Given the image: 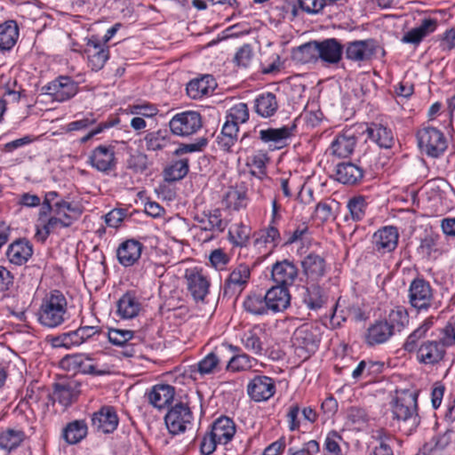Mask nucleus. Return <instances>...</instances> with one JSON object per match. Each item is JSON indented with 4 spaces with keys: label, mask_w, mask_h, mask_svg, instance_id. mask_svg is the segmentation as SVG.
Here are the masks:
<instances>
[{
    "label": "nucleus",
    "mask_w": 455,
    "mask_h": 455,
    "mask_svg": "<svg viewBox=\"0 0 455 455\" xmlns=\"http://www.w3.org/2000/svg\"><path fill=\"white\" fill-rule=\"evenodd\" d=\"M324 5V0H295L291 13L296 17L299 13V10H301L308 14H315L322 11Z\"/></svg>",
    "instance_id": "nucleus-55"
},
{
    "label": "nucleus",
    "mask_w": 455,
    "mask_h": 455,
    "mask_svg": "<svg viewBox=\"0 0 455 455\" xmlns=\"http://www.w3.org/2000/svg\"><path fill=\"white\" fill-rule=\"evenodd\" d=\"M341 443L345 442L337 431L329 432L323 443V455H344Z\"/></svg>",
    "instance_id": "nucleus-54"
},
{
    "label": "nucleus",
    "mask_w": 455,
    "mask_h": 455,
    "mask_svg": "<svg viewBox=\"0 0 455 455\" xmlns=\"http://www.w3.org/2000/svg\"><path fill=\"white\" fill-rule=\"evenodd\" d=\"M227 119L237 124L245 123L249 119L247 105L240 102L233 106L227 115Z\"/></svg>",
    "instance_id": "nucleus-56"
},
{
    "label": "nucleus",
    "mask_w": 455,
    "mask_h": 455,
    "mask_svg": "<svg viewBox=\"0 0 455 455\" xmlns=\"http://www.w3.org/2000/svg\"><path fill=\"white\" fill-rule=\"evenodd\" d=\"M209 260L211 265L216 269H223L228 265L230 259L222 249H216L211 252Z\"/></svg>",
    "instance_id": "nucleus-64"
},
{
    "label": "nucleus",
    "mask_w": 455,
    "mask_h": 455,
    "mask_svg": "<svg viewBox=\"0 0 455 455\" xmlns=\"http://www.w3.org/2000/svg\"><path fill=\"white\" fill-rule=\"evenodd\" d=\"M194 416L188 403L179 402L169 408L164 416L166 427L170 434L175 435L184 433L192 424Z\"/></svg>",
    "instance_id": "nucleus-7"
},
{
    "label": "nucleus",
    "mask_w": 455,
    "mask_h": 455,
    "mask_svg": "<svg viewBox=\"0 0 455 455\" xmlns=\"http://www.w3.org/2000/svg\"><path fill=\"white\" fill-rule=\"evenodd\" d=\"M33 255V245L26 238H20L12 242L7 248L6 257L8 260L16 266H21L28 262Z\"/></svg>",
    "instance_id": "nucleus-30"
},
{
    "label": "nucleus",
    "mask_w": 455,
    "mask_h": 455,
    "mask_svg": "<svg viewBox=\"0 0 455 455\" xmlns=\"http://www.w3.org/2000/svg\"><path fill=\"white\" fill-rule=\"evenodd\" d=\"M39 323L47 328H57L68 319V301L59 290L46 293L37 311Z\"/></svg>",
    "instance_id": "nucleus-2"
},
{
    "label": "nucleus",
    "mask_w": 455,
    "mask_h": 455,
    "mask_svg": "<svg viewBox=\"0 0 455 455\" xmlns=\"http://www.w3.org/2000/svg\"><path fill=\"white\" fill-rule=\"evenodd\" d=\"M247 187L243 182L228 187L222 197V204L228 210L240 211L248 204Z\"/></svg>",
    "instance_id": "nucleus-28"
},
{
    "label": "nucleus",
    "mask_w": 455,
    "mask_h": 455,
    "mask_svg": "<svg viewBox=\"0 0 455 455\" xmlns=\"http://www.w3.org/2000/svg\"><path fill=\"white\" fill-rule=\"evenodd\" d=\"M84 54L87 58V63L92 71L102 69L109 59V49L108 45L95 36L88 38L84 47Z\"/></svg>",
    "instance_id": "nucleus-12"
},
{
    "label": "nucleus",
    "mask_w": 455,
    "mask_h": 455,
    "mask_svg": "<svg viewBox=\"0 0 455 455\" xmlns=\"http://www.w3.org/2000/svg\"><path fill=\"white\" fill-rule=\"evenodd\" d=\"M45 94L59 102L73 98L78 92L77 83L69 76H59L43 87Z\"/></svg>",
    "instance_id": "nucleus-14"
},
{
    "label": "nucleus",
    "mask_w": 455,
    "mask_h": 455,
    "mask_svg": "<svg viewBox=\"0 0 455 455\" xmlns=\"http://www.w3.org/2000/svg\"><path fill=\"white\" fill-rule=\"evenodd\" d=\"M257 360L251 357L247 354L233 355L228 360L226 365L228 371L238 372L246 371L252 368L253 363Z\"/></svg>",
    "instance_id": "nucleus-53"
},
{
    "label": "nucleus",
    "mask_w": 455,
    "mask_h": 455,
    "mask_svg": "<svg viewBox=\"0 0 455 455\" xmlns=\"http://www.w3.org/2000/svg\"><path fill=\"white\" fill-rule=\"evenodd\" d=\"M356 142V133L353 128H349L336 136L331 142V150L333 155L346 158L353 153Z\"/></svg>",
    "instance_id": "nucleus-26"
},
{
    "label": "nucleus",
    "mask_w": 455,
    "mask_h": 455,
    "mask_svg": "<svg viewBox=\"0 0 455 455\" xmlns=\"http://www.w3.org/2000/svg\"><path fill=\"white\" fill-rule=\"evenodd\" d=\"M164 132L162 131L153 132L147 134L145 137V142L148 149L149 150H159L164 148L168 140H166Z\"/></svg>",
    "instance_id": "nucleus-58"
},
{
    "label": "nucleus",
    "mask_w": 455,
    "mask_h": 455,
    "mask_svg": "<svg viewBox=\"0 0 455 455\" xmlns=\"http://www.w3.org/2000/svg\"><path fill=\"white\" fill-rule=\"evenodd\" d=\"M54 213L60 219L70 218L71 226L74 221L80 218L82 210L79 206L61 199L54 204Z\"/></svg>",
    "instance_id": "nucleus-52"
},
{
    "label": "nucleus",
    "mask_w": 455,
    "mask_h": 455,
    "mask_svg": "<svg viewBox=\"0 0 455 455\" xmlns=\"http://www.w3.org/2000/svg\"><path fill=\"white\" fill-rule=\"evenodd\" d=\"M443 341L449 347L455 346V315L451 316L445 326L440 329Z\"/></svg>",
    "instance_id": "nucleus-63"
},
{
    "label": "nucleus",
    "mask_w": 455,
    "mask_h": 455,
    "mask_svg": "<svg viewBox=\"0 0 455 455\" xmlns=\"http://www.w3.org/2000/svg\"><path fill=\"white\" fill-rule=\"evenodd\" d=\"M243 306L247 313L253 315H266L269 314L265 295L251 293L246 296Z\"/></svg>",
    "instance_id": "nucleus-48"
},
{
    "label": "nucleus",
    "mask_w": 455,
    "mask_h": 455,
    "mask_svg": "<svg viewBox=\"0 0 455 455\" xmlns=\"http://www.w3.org/2000/svg\"><path fill=\"white\" fill-rule=\"evenodd\" d=\"M175 387L169 384L154 385L145 394L148 403L158 411L170 407L174 400Z\"/></svg>",
    "instance_id": "nucleus-18"
},
{
    "label": "nucleus",
    "mask_w": 455,
    "mask_h": 455,
    "mask_svg": "<svg viewBox=\"0 0 455 455\" xmlns=\"http://www.w3.org/2000/svg\"><path fill=\"white\" fill-rule=\"evenodd\" d=\"M276 391L274 379L266 375H257L247 385V395L257 403L266 402L274 396Z\"/></svg>",
    "instance_id": "nucleus-13"
},
{
    "label": "nucleus",
    "mask_w": 455,
    "mask_h": 455,
    "mask_svg": "<svg viewBox=\"0 0 455 455\" xmlns=\"http://www.w3.org/2000/svg\"><path fill=\"white\" fill-rule=\"evenodd\" d=\"M418 397L419 390L403 389L391 402L392 418L406 435L414 432L420 423Z\"/></svg>",
    "instance_id": "nucleus-1"
},
{
    "label": "nucleus",
    "mask_w": 455,
    "mask_h": 455,
    "mask_svg": "<svg viewBox=\"0 0 455 455\" xmlns=\"http://www.w3.org/2000/svg\"><path fill=\"white\" fill-rule=\"evenodd\" d=\"M269 313L276 314L287 309L291 305V294L285 286L275 285L265 294Z\"/></svg>",
    "instance_id": "nucleus-24"
},
{
    "label": "nucleus",
    "mask_w": 455,
    "mask_h": 455,
    "mask_svg": "<svg viewBox=\"0 0 455 455\" xmlns=\"http://www.w3.org/2000/svg\"><path fill=\"white\" fill-rule=\"evenodd\" d=\"M303 274L314 281L322 278L326 272L325 259L315 253L310 252L301 261Z\"/></svg>",
    "instance_id": "nucleus-33"
},
{
    "label": "nucleus",
    "mask_w": 455,
    "mask_h": 455,
    "mask_svg": "<svg viewBox=\"0 0 455 455\" xmlns=\"http://www.w3.org/2000/svg\"><path fill=\"white\" fill-rule=\"evenodd\" d=\"M251 277V269L246 264L235 267L225 281L223 296L237 298L246 288Z\"/></svg>",
    "instance_id": "nucleus-11"
},
{
    "label": "nucleus",
    "mask_w": 455,
    "mask_h": 455,
    "mask_svg": "<svg viewBox=\"0 0 455 455\" xmlns=\"http://www.w3.org/2000/svg\"><path fill=\"white\" fill-rule=\"evenodd\" d=\"M26 434L21 429L5 428L0 432V450L11 453L25 441Z\"/></svg>",
    "instance_id": "nucleus-39"
},
{
    "label": "nucleus",
    "mask_w": 455,
    "mask_h": 455,
    "mask_svg": "<svg viewBox=\"0 0 455 455\" xmlns=\"http://www.w3.org/2000/svg\"><path fill=\"white\" fill-rule=\"evenodd\" d=\"M395 333L383 319L376 320L370 324L364 335V342L369 347H375L387 342Z\"/></svg>",
    "instance_id": "nucleus-29"
},
{
    "label": "nucleus",
    "mask_w": 455,
    "mask_h": 455,
    "mask_svg": "<svg viewBox=\"0 0 455 455\" xmlns=\"http://www.w3.org/2000/svg\"><path fill=\"white\" fill-rule=\"evenodd\" d=\"M244 347L255 355H261L263 351V344L259 337L252 331L244 333L243 338Z\"/></svg>",
    "instance_id": "nucleus-57"
},
{
    "label": "nucleus",
    "mask_w": 455,
    "mask_h": 455,
    "mask_svg": "<svg viewBox=\"0 0 455 455\" xmlns=\"http://www.w3.org/2000/svg\"><path fill=\"white\" fill-rule=\"evenodd\" d=\"M399 231L395 226H385L375 231L371 236L372 251L378 256L393 252L398 245Z\"/></svg>",
    "instance_id": "nucleus-9"
},
{
    "label": "nucleus",
    "mask_w": 455,
    "mask_h": 455,
    "mask_svg": "<svg viewBox=\"0 0 455 455\" xmlns=\"http://www.w3.org/2000/svg\"><path fill=\"white\" fill-rule=\"evenodd\" d=\"M437 28V20L435 19H424L419 27L406 32L401 42L418 46L425 37L434 33Z\"/></svg>",
    "instance_id": "nucleus-32"
},
{
    "label": "nucleus",
    "mask_w": 455,
    "mask_h": 455,
    "mask_svg": "<svg viewBox=\"0 0 455 455\" xmlns=\"http://www.w3.org/2000/svg\"><path fill=\"white\" fill-rule=\"evenodd\" d=\"M418 147L421 153L437 158L443 155L448 148L444 133L432 126H423L416 132Z\"/></svg>",
    "instance_id": "nucleus-5"
},
{
    "label": "nucleus",
    "mask_w": 455,
    "mask_h": 455,
    "mask_svg": "<svg viewBox=\"0 0 455 455\" xmlns=\"http://www.w3.org/2000/svg\"><path fill=\"white\" fill-rule=\"evenodd\" d=\"M279 108L276 96L273 92H265L254 100V110L263 118L273 116Z\"/></svg>",
    "instance_id": "nucleus-38"
},
{
    "label": "nucleus",
    "mask_w": 455,
    "mask_h": 455,
    "mask_svg": "<svg viewBox=\"0 0 455 455\" xmlns=\"http://www.w3.org/2000/svg\"><path fill=\"white\" fill-rule=\"evenodd\" d=\"M92 427L104 434L113 433L118 426V417L112 406H103L92 417Z\"/></svg>",
    "instance_id": "nucleus-25"
},
{
    "label": "nucleus",
    "mask_w": 455,
    "mask_h": 455,
    "mask_svg": "<svg viewBox=\"0 0 455 455\" xmlns=\"http://www.w3.org/2000/svg\"><path fill=\"white\" fill-rule=\"evenodd\" d=\"M319 60L328 65H336L342 60L345 46L337 38L317 41Z\"/></svg>",
    "instance_id": "nucleus-21"
},
{
    "label": "nucleus",
    "mask_w": 455,
    "mask_h": 455,
    "mask_svg": "<svg viewBox=\"0 0 455 455\" xmlns=\"http://www.w3.org/2000/svg\"><path fill=\"white\" fill-rule=\"evenodd\" d=\"M384 363L379 361L362 360L352 372V377L358 379L362 377L375 379L382 372Z\"/></svg>",
    "instance_id": "nucleus-44"
},
{
    "label": "nucleus",
    "mask_w": 455,
    "mask_h": 455,
    "mask_svg": "<svg viewBox=\"0 0 455 455\" xmlns=\"http://www.w3.org/2000/svg\"><path fill=\"white\" fill-rule=\"evenodd\" d=\"M367 208L368 203L363 196H355L350 197L347 203L348 214L345 216V221H362L366 216Z\"/></svg>",
    "instance_id": "nucleus-41"
},
{
    "label": "nucleus",
    "mask_w": 455,
    "mask_h": 455,
    "mask_svg": "<svg viewBox=\"0 0 455 455\" xmlns=\"http://www.w3.org/2000/svg\"><path fill=\"white\" fill-rule=\"evenodd\" d=\"M134 334L131 330L109 328L107 337L112 345L124 348L122 354L125 357H133L137 353L136 344L132 342Z\"/></svg>",
    "instance_id": "nucleus-22"
},
{
    "label": "nucleus",
    "mask_w": 455,
    "mask_h": 455,
    "mask_svg": "<svg viewBox=\"0 0 455 455\" xmlns=\"http://www.w3.org/2000/svg\"><path fill=\"white\" fill-rule=\"evenodd\" d=\"M128 109L132 115L141 116L143 117H153L158 113L156 106L148 102L130 105Z\"/></svg>",
    "instance_id": "nucleus-59"
},
{
    "label": "nucleus",
    "mask_w": 455,
    "mask_h": 455,
    "mask_svg": "<svg viewBox=\"0 0 455 455\" xmlns=\"http://www.w3.org/2000/svg\"><path fill=\"white\" fill-rule=\"evenodd\" d=\"M90 163L98 171L112 170L116 164L115 148L103 145L95 148L90 156Z\"/></svg>",
    "instance_id": "nucleus-31"
},
{
    "label": "nucleus",
    "mask_w": 455,
    "mask_h": 455,
    "mask_svg": "<svg viewBox=\"0 0 455 455\" xmlns=\"http://www.w3.org/2000/svg\"><path fill=\"white\" fill-rule=\"evenodd\" d=\"M60 219L58 216L51 217L47 220L44 219L43 223V231L37 230L36 237L41 242H44L51 233L59 228L70 227V218Z\"/></svg>",
    "instance_id": "nucleus-51"
},
{
    "label": "nucleus",
    "mask_w": 455,
    "mask_h": 455,
    "mask_svg": "<svg viewBox=\"0 0 455 455\" xmlns=\"http://www.w3.org/2000/svg\"><path fill=\"white\" fill-rule=\"evenodd\" d=\"M20 36L18 23L13 20L0 24V51L9 52L17 44Z\"/></svg>",
    "instance_id": "nucleus-36"
},
{
    "label": "nucleus",
    "mask_w": 455,
    "mask_h": 455,
    "mask_svg": "<svg viewBox=\"0 0 455 455\" xmlns=\"http://www.w3.org/2000/svg\"><path fill=\"white\" fill-rule=\"evenodd\" d=\"M321 339V328L318 325L304 323L294 331L291 344L297 355L306 360L317 351Z\"/></svg>",
    "instance_id": "nucleus-3"
},
{
    "label": "nucleus",
    "mask_w": 455,
    "mask_h": 455,
    "mask_svg": "<svg viewBox=\"0 0 455 455\" xmlns=\"http://www.w3.org/2000/svg\"><path fill=\"white\" fill-rule=\"evenodd\" d=\"M211 432L217 437L220 444H227L232 441L235 432V424L232 419L220 416L212 425Z\"/></svg>",
    "instance_id": "nucleus-35"
},
{
    "label": "nucleus",
    "mask_w": 455,
    "mask_h": 455,
    "mask_svg": "<svg viewBox=\"0 0 455 455\" xmlns=\"http://www.w3.org/2000/svg\"><path fill=\"white\" fill-rule=\"evenodd\" d=\"M188 291L196 301H204L210 289V281L202 270L190 269L186 271Z\"/></svg>",
    "instance_id": "nucleus-20"
},
{
    "label": "nucleus",
    "mask_w": 455,
    "mask_h": 455,
    "mask_svg": "<svg viewBox=\"0 0 455 455\" xmlns=\"http://www.w3.org/2000/svg\"><path fill=\"white\" fill-rule=\"evenodd\" d=\"M295 129V124L280 128L261 129L259 132V138L270 148L280 149L287 145V140L293 135Z\"/></svg>",
    "instance_id": "nucleus-17"
},
{
    "label": "nucleus",
    "mask_w": 455,
    "mask_h": 455,
    "mask_svg": "<svg viewBox=\"0 0 455 455\" xmlns=\"http://www.w3.org/2000/svg\"><path fill=\"white\" fill-rule=\"evenodd\" d=\"M447 347L443 341V335L439 340L423 341L417 351V359L420 363L437 364L443 360Z\"/></svg>",
    "instance_id": "nucleus-16"
},
{
    "label": "nucleus",
    "mask_w": 455,
    "mask_h": 455,
    "mask_svg": "<svg viewBox=\"0 0 455 455\" xmlns=\"http://www.w3.org/2000/svg\"><path fill=\"white\" fill-rule=\"evenodd\" d=\"M327 296L323 290L317 284H311L306 288L303 294V303L311 310H318L327 301Z\"/></svg>",
    "instance_id": "nucleus-42"
},
{
    "label": "nucleus",
    "mask_w": 455,
    "mask_h": 455,
    "mask_svg": "<svg viewBox=\"0 0 455 455\" xmlns=\"http://www.w3.org/2000/svg\"><path fill=\"white\" fill-rule=\"evenodd\" d=\"M317 41H310L306 43L293 51V59L300 63L316 62L318 57Z\"/></svg>",
    "instance_id": "nucleus-47"
},
{
    "label": "nucleus",
    "mask_w": 455,
    "mask_h": 455,
    "mask_svg": "<svg viewBox=\"0 0 455 455\" xmlns=\"http://www.w3.org/2000/svg\"><path fill=\"white\" fill-rule=\"evenodd\" d=\"M217 84L211 75H204L191 80L187 84V94L193 100H199L213 92Z\"/></svg>",
    "instance_id": "nucleus-34"
},
{
    "label": "nucleus",
    "mask_w": 455,
    "mask_h": 455,
    "mask_svg": "<svg viewBox=\"0 0 455 455\" xmlns=\"http://www.w3.org/2000/svg\"><path fill=\"white\" fill-rule=\"evenodd\" d=\"M365 132L367 137L380 148H390L394 144L392 131L380 124H370Z\"/></svg>",
    "instance_id": "nucleus-37"
},
{
    "label": "nucleus",
    "mask_w": 455,
    "mask_h": 455,
    "mask_svg": "<svg viewBox=\"0 0 455 455\" xmlns=\"http://www.w3.org/2000/svg\"><path fill=\"white\" fill-rule=\"evenodd\" d=\"M80 387L81 384L75 379L60 380L53 384L50 398L53 403L58 402L63 407H68L77 399Z\"/></svg>",
    "instance_id": "nucleus-15"
},
{
    "label": "nucleus",
    "mask_w": 455,
    "mask_h": 455,
    "mask_svg": "<svg viewBox=\"0 0 455 455\" xmlns=\"http://www.w3.org/2000/svg\"><path fill=\"white\" fill-rule=\"evenodd\" d=\"M202 116L196 111H185L176 114L169 123L172 132L181 137L196 133L202 128Z\"/></svg>",
    "instance_id": "nucleus-10"
},
{
    "label": "nucleus",
    "mask_w": 455,
    "mask_h": 455,
    "mask_svg": "<svg viewBox=\"0 0 455 455\" xmlns=\"http://www.w3.org/2000/svg\"><path fill=\"white\" fill-rule=\"evenodd\" d=\"M452 430H446L442 435H436L426 443L416 455H432L433 452L445 449L451 441Z\"/></svg>",
    "instance_id": "nucleus-46"
},
{
    "label": "nucleus",
    "mask_w": 455,
    "mask_h": 455,
    "mask_svg": "<svg viewBox=\"0 0 455 455\" xmlns=\"http://www.w3.org/2000/svg\"><path fill=\"white\" fill-rule=\"evenodd\" d=\"M408 299L410 305L418 311L427 310L434 300L430 283L423 277L414 278L409 286Z\"/></svg>",
    "instance_id": "nucleus-8"
},
{
    "label": "nucleus",
    "mask_w": 455,
    "mask_h": 455,
    "mask_svg": "<svg viewBox=\"0 0 455 455\" xmlns=\"http://www.w3.org/2000/svg\"><path fill=\"white\" fill-rule=\"evenodd\" d=\"M87 435V425L84 420H74L63 429L62 436L68 444L81 442Z\"/></svg>",
    "instance_id": "nucleus-45"
},
{
    "label": "nucleus",
    "mask_w": 455,
    "mask_h": 455,
    "mask_svg": "<svg viewBox=\"0 0 455 455\" xmlns=\"http://www.w3.org/2000/svg\"><path fill=\"white\" fill-rule=\"evenodd\" d=\"M91 361L90 357L84 356L82 354L68 355L60 360V365L68 371L81 372L93 376L104 374V371H98L95 365L90 363Z\"/></svg>",
    "instance_id": "nucleus-19"
},
{
    "label": "nucleus",
    "mask_w": 455,
    "mask_h": 455,
    "mask_svg": "<svg viewBox=\"0 0 455 455\" xmlns=\"http://www.w3.org/2000/svg\"><path fill=\"white\" fill-rule=\"evenodd\" d=\"M344 46L346 58L355 63L370 62L379 56L384 58L387 54L380 43L372 37L350 41Z\"/></svg>",
    "instance_id": "nucleus-4"
},
{
    "label": "nucleus",
    "mask_w": 455,
    "mask_h": 455,
    "mask_svg": "<svg viewBox=\"0 0 455 455\" xmlns=\"http://www.w3.org/2000/svg\"><path fill=\"white\" fill-rule=\"evenodd\" d=\"M205 213L210 226H212L211 228V235L205 234L204 238V242H209L221 234L227 228L228 223L222 218L221 211L220 209L207 211Z\"/></svg>",
    "instance_id": "nucleus-50"
},
{
    "label": "nucleus",
    "mask_w": 455,
    "mask_h": 455,
    "mask_svg": "<svg viewBox=\"0 0 455 455\" xmlns=\"http://www.w3.org/2000/svg\"><path fill=\"white\" fill-rule=\"evenodd\" d=\"M320 452V444L315 440H310L303 443L300 449L291 447L286 455H315Z\"/></svg>",
    "instance_id": "nucleus-61"
},
{
    "label": "nucleus",
    "mask_w": 455,
    "mask_h": 455,
    "mask_svg": "<svg viewBox=\"0 0 455 455\" xmlns=\"http://www.w3.org/2000/svg\"><path fill=\"white\" fill-rule=\"evenodd\" d=\"M47 340L52 347L56 348L64 347L70 349L82 345L77 329L56 336H48Z\"/></svg>",
    "instance_id": "nucleus-49"
},
{
    "label": "nucleus",
    "mask_w": 455,
    "mask_h": 455,
    "mask_svg": "<svg viewBox=\"0 0 455 455\" xmlns=\"http://www.w3.org/2000/svg\"><path fill=\"white\" fill-rule=\"evenodd\" d=\"M330 177L344 185L355 186L362 182L364 172H357L356 175L349 172H331Z\"/></svg>",
    "instance_id": "nucleus-60"
},
{
    "label": "nucleus",
    "mask_w": 455,
    "mask_h": 455,
    "mask_svg": "<svg viewBox=\"0 0 455 455\" xmlns=\"http://www.w3.org/2000/svg\"><path fill=\"white\" fill-rule=\"evenodd\" d=\"M140 303L134 291L125 292L117 302V313L124 319H131L138 315Z\"/></svg>",
    "instance_id": "nucleus-40"
},
{
    "label": "nucleus",
    "mask_w": 455,
    "mask_h": 455,
    "mask_svg": "<svg viewBox=\"0 0 455 455\" xmlns=\"http://www.w3.org/2000/svg\"><path fill=\"white\" fill-rule=\"evenodd\" d=\"M299 269L297 266L288 259L277 261L272 266L271 275L276 285L288 288L298 278Z\"/></svg>",
    "instance_id": "nucleus-23"
},
{
    "label": "nucleus",
    "mask_w": 455,
    "mask_h": 455,
    "mask_svg": "<svg viewBox=\"0 0 455 455\" xmlns=\"http://www.w3.org/2000/svg\"><path fill=\"white\" fill-rule=\"evenodd\" d=\"M387 326L395 334L401 332L409 323V314L403 307H395L383 318Z\"/></svg>",
    "instance_id": "nucleus-43"
},
{
    "label": "nucleus",
    "mask_w": 455,
    "mask_h": 455,
    "mask_svg": "<svg viewBox=\"0 0 455 455\" xmlns=\"http://www.w3.org/2000/svg\"><path fill=\"white\" fill-rule=\"evenodd\" d=\"M239 350L238 347L230 344H222L220 347H216L197 363L191 365L190 372L199 374L201 377L215 374L221 370V363L227 359L226 354L237 353Z\"/></svg>",
    "instance_id": "nucleus-6"
},
{
    "label": "nucleus",
    "mask_w": 455,
    "mask_h": 455,
    "mask_svg": "<svg viewBox=\"0 0 455 455\" xmlns=\"http://www.w3.org/2000/svg\"><path fill=\"white\" fill-rule=\"evenodd\" d=\"M143 247V244L135 239L124 241L116 251L119 263L124 267L133 266L140 259Z\"/></svg>",
    "instance_id": "nucleus-27"
},
{
    "label": "nucleus",
    "mask_w": 455,
    "mask_h": 455,
    "mask_svg": "<svg viewBox=\"0 0 455 455\" xmlns=\"http://www.w3.org/2000/svg\"><path fill=\"white\" fill-rule=\"evenodd\" d=\"M253 58L252 48L250 44H243L236 52L234 61L237 66L247 68Z\"/></svg>",
    "instance_id": "nucleus-62"
}]
</instances>
